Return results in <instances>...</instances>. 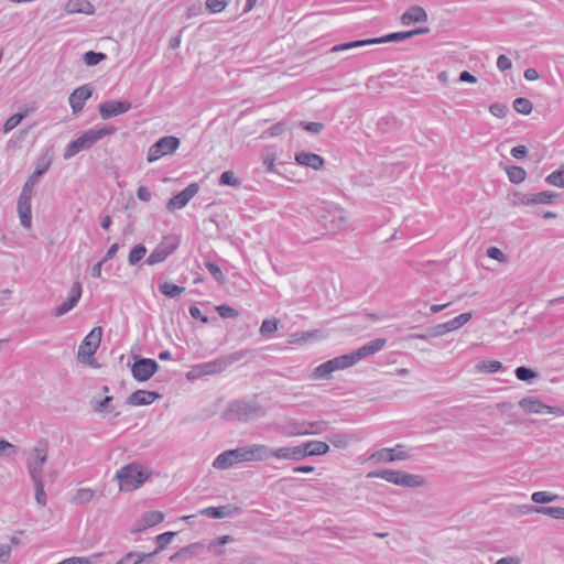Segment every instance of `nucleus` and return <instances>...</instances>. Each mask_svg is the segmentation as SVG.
<instances>
[{"label": "nucleus", "mask_w": 564, "mask_h": 564, "mask_svg": "<svg viewBox=\"0 0 564 564\" xmlns=\"http://www.w3.org/2000/svg\"><path fill=\"white\" fill-rule=\"evenodd\" d=\"M267 445L251 444L228 449L219 454L213 462L216 469H227L242 462H263L265 460Z\"/></svg>", "instance_id": "nucleus-1"}, {"label": "nucleus", "mask_w": 564, "mask_h": 564, "mask_svg": "<svg viewBox=\"0 0 564 564\" xmlns=\"http://www.w3.org/2000/svg\"><path fill=\"white\" fill-rule=\"evenodd\" d=\"M152 475L138 463H130L121 467L115 478L119 481L121 491H132L142 486Z\"/></svg>", "instance_id": "nucleus-2"}, {"label": "nucleus", "mask_w": 564, "mask_h": 564, "mask_svg": "<svg viewBox=\"0 0 564 564\" xmlns=\"http://www.w3.org/2000/svg\"><path fill=\"white\" fill-rule=\"evenodd\" d=\"M116 131L115 127H101L94 128L85 131L82 135L76 138L74 141L68 143L66 147L63 158L69 160L78 152L90 149L95 143L101 140L104 137L112 134Z\"/></svg>", "instance_id": "nucleus-3"}, {"label": "nucleus", "mask_w": 564, "mask_h": 564, "mask_svg": "<svg viewBox=\"0 0 564 564\" xmlns=\"http://www.w3.org/2000/svg\"><path fill=\"white\" fill-rule=\"evenodd\" d=\"M367 478H380L390 484L406 488H417L425 484L424 478L420 475L389 468L370 471L367 474Z\"/></svg>", "instance_id": "nucleus-4"}, {"label": "nucleus", "mask_w": 564, "mask_h": 564, "mask_svg": "<svg viewBox=\"0 0 564 564\" xmlns=\"http://www.w3.org/2000/svg\"><path fill=\"white\" fill-rule=\"evenodd\" d=\"M265 415V410L259 403L253 401H236L232 402L227 411L226 416L230 420L248 422Z\"/></svg>", "instance_id": "nucleus-5"}, {"label": "nucleus", "mask_w": 564, "mask_h": 564, "mask_svg": "<svg viewBox=\"0 0 564 564\" xmlns=\"http://www.w3.org/2000/svg\"><path fill=\"white\" fill-rule=\"evenodd\" d=\"M48 458V444L42 440L28 453L25 466L31 479L43 478V466Z\"/></svg>", "instance_id": "nucleus-6"}, {"label": "nucleus", "mask_w": 564, "mask_h": 564, "mask_svg": "<svg viewBox=\"0 0 564 564\" xmlns=\"http://www.w3.org/2000/svg\"><path fill=\"white\" fill-rule=\"evenodd\" d=\"M253 354V350L250 349H241L237 351H232L229 354H226L224 356H220L219 358L200 364V369L203 371L204 376L207 375H216L220 373L224 370H226L228 367L234 365L235 362H238L242 360L243 358H247Z\"/></svg>", "instance_id": "nucleus-7"}, {"label": "nucleus", "mask_w": 564, "mask_h": 564, "mask_svg": "<svg viewBox=\"0 0 564 564\" xmlns=\"http://www.w3.org/2000/svg\"><path fill=\"white\" fill-rule=\"evenodd\" d=\"M101 327H94L83 339L77 351L79 362L93 365V356L101 341Z\"/></svg>", "instance_id": "nucleus-8"}, {"label": "nucleus", "mask_w": 564, "mask_h": 564, "mask_svg": "<svg viewBox=\"0 0 564 564\" xmlns=\"http://www.w3.org/2000/svg\"><path fill=\"white\" fill-rule=\"evenodd\" d=\"M181 144V140L174 135H165L160 138L153 143L149 150L147 160L152 163L160 160L162 156L174 153Z\"/></svg>", "instance_id": "nucleus-9"}, {"label": "nucleus", "mask_w": 564, "mask_h": 564, "mask_svg": "<svg viewBox=\"0 0 564 564\" xmlns=\"http://www.w3.org/2000/svg\"><path fill=\"white\" fill-rule=\"evenodd\" d=\"M176 535V532H173V531H167V532H164V533H161L159 534L156 538H155V541H156V549L153 551V552H150V553H140V552H137V551H131V552H128L122 558H120L118 562H116V564H124L126 561L130 560V558H133L135 557L137 560L134 561V563L132 564H141L143 561H145L147 558H150V557H154L156 556L159 553H161L163 550H165V547L167 546V544L172 541V539Z\"/></svg>", "instance_id": "nucleus-10"}, {"label": "nucleus", "mask_w": 564, "mask_h": 564, "mask_svg": "<svg viewBox=\"0 0 564 564\" xmlns=\"http://www.w3.org/2000/svg\"><path fill=\"white\" fill-rule=\"evenodd\" d=\"M159 369V365L154 359L134 357L131 366L132 377L140 382L149 380Z\"/></svg>", "instance_id": "nucleus-11"}, {"label": "nucleus", "mask_w": 564, "mask_h": 564, "mask_svg": "<svg viewBox=\"0 0 564 564\" xmlns=\"http://www.w3.org/2000/svg\"><path fill=\"white\" fill-rule=\"evenodd\" d=\"M519 405L529 413L535 414H554V415H564V409L561 406H551L544 404L541 400L533 397H525L519 401Z\"/></svg>", "instance_id": "nucleus-12"}, {"label": "nucleus", "mask_w": 564, "mask_h": 564, "mask_svg": "<svg viewBox=\"0 0 564 564\" xmlns=\"http://www.w3.org/2000/svg\"><path fill=\"white\" fill-rule=\"evenodd\" d=\"M265 460L270 457H274L276 459H286L299 462L305 458V452L302 449V445L290 446V447H278L270 448L267 446Z\"/></svg>", "instance_id": "nucleus-13"}, {"label": "nucleus", "mask_w": 564, "mask_h": 564, "mask_svg": "<svg viewBox=\"0 0 564 564\" xmlns=\"http://www.w3.org/2000/svg\"><path fill=\"white\" fill-rule=\"evenodd\" d=\"M131 107V102L127 100H106L99 105L98 110L100 117L106 120L129 111Z\"/></svg>", "instance_id": "nucleus-14"}, {"label": "nucleus", "mask_w": 564, "mask_h": 564, "mask_svg": "<svg viewBox=\"0 0 564 564\" xmlns=\"http://www.w3.org/2000/svg\"><path fill=\"white\" fill-rule=\"evenodd\" d=\"M52 164V156L48 152L42 154L35 163V170L24 183L22 189H29L33 194V186L37 183L39 178L50 169Z\"/></svg>", "instance_id": "nucleus-15"}, {"label": "nucleus", "mask_w": 564, "mask_h": 564, "mask_svg": "<svg viewBox=\"0 0 564 564\" xmlns=\"http://www.w3.org/2000/svg\"><path fill=\"white\" fill-rule=\"evenodd\" d=\"M199 186L197 183L189 184L178 194L174 195L166 205L169 210L182 209L189 200L198 193Z\"/></svg>", "instance_id": "nucleus-16"}, {"label": "nucleus", "mask_w": 564, "mask_h": 564, "mask_svg": "<svg viewBox=\"0 0 564 564\" xmlns=\"http://www.w3.org/2000/svg\"><path fill=\"white\" fill-rule=\"evenodd\" d=\"M31 199L32 193L29 189H22L18 199V214L24 228H30L32 223Z\"/></svg>", "instance_id": "nucleus-17"}, {"label": "nucleus", "mask_w": 564, "mask_h": 564, "mask_svg": "<svg viewBox=\"0 0 564 564\" xmlns=\"http://www.w3.org/2000/svg\"><path fill=\"white\" fill-rule=\"evenodd\" d=\"M387 344V339L386 338H376L367 344H365L364 346H361L360 348L354 350L351 354L352 356V359L355 361V365L360 361L361 359H365L369 356H372L375 354H377L378 351H380Z\"/></svg>", "instance_id": "nucleus-18"}, {"label": "nucleus", "mask_w": 564, "mask_h": 564, "mask_svg": "<svg viewBox=\"0 0 564 564\" xmlns=\"http://www.w3.org/2000/svg\"><path fill=\"white\" fill-rule=\"evenodd\" d=\"M93 94V89L89 87V85H83L78 88H76L70 95H69V105L73 110V113H78L83 110L85 102L88 98H90Z\"/></svg>", "instance_id": "nucleus-19"}, {"label": "nucleus", "mask_w": 564, "mask_h": 564, "mask_svg": "<svg viewBox=\"0 0 564 564\" xmlns=\"http://www.w3.org/2000/svg\"><path fill=\"white\" fill-rule=\"evenodd\" d=\"M161 397L156 391L137 390L127 398L126 403L133 406L149 405Z\"/></svg>", "instance_id": "nucleus-20"}, {"label": "nucleus", "mask_w": 564, "mask_h": 564, "mask_svg": "<svg viewBox=\"0 0 564 564\" xmlns=\"http://www.w3.org/2000/svg\"><path fill=\"white\" fill-rule=\"evenodd\" d=\"M327 213L328 216L325 218H329V220L325 223V226L333 230H343L348 227V217L343 208L333 206Z\"/></svg>", "instance_id": "nucleus-21"}, {"label": "nucleus", "mask_w": 564, "mask_h": 564, "mask_svg": "<svg viewBox=\"0 0 564 564\" xmlns=\"http://www.w3.org/2000/svg\"><path fill=\"white\" fill-rule=\"evenodd\" d=\"M176 249V242L160 243L147 258L145 263L149 265L161 263L165 261Z\"/></svg>", "instance_id": "nucleus-22"}, {"label": "nucleus", "mask_w": 564, "mask_h": 564, "mask_svg": "<svg viewBox=\"0 0 564 564\" xmlns=\"http://www.w3.org/2000/svg\"><path fill=\"white\" fill-rule=\"evenodd\" d=\"M241 512V508L232 505L219 506V507H208L200 510V514L206 516L212 519H221L237 516Z\"/></svg>", "instance_id": "nucleus-23"}, {"label": "nucleus", "mask_w": 564, "mask_h": 564, "mask_svg": "<svg viewBox=\"0 0 564 564\" xmlns=\"http://www.w3.org/2000/svg\"><path fill=\"white\" fill-rule=\"evenodd\" d=\"M295 162L303 166H308L315 171H319L325 165V160L313 152L300 151L295 153Z\"/></svg>", "instance_id": "nucleus-24"}, {"label": "nucleus", "mask_w": 564, "mask_h": 564, "mask_svg": "<svg viewBox=\"0 0 564 564\" xmlns=\"http://www.w3.org/2000/svg\"><path fill=\"white\" fill-rule=\"evenodd\" d=\"M522 509V513H539L552 517L554 519H564V508L563 507H544V506H533V505H524L520 507Z\"/></svg>", "instance_id": "nucleus-25"}, {"label": "nucleus", "mask_w": 564, "mask_h": 564, "mask_svg": "<svg viewBox=\"0 0 564 564\" xmlns=\"http://www.w3.org/2000/svg\"><path fill=\"white\" fill-rule=\"evenodd\" d=\"M427 13L426 11L419 6H413L408 9L401 17V22L403 25H411L414 23L426 22Z\"/></svg>", "instance_id": "nucleus-26"}, {"label": "nucleus", "mask_w": 564, "mask_h": 564, "mask_svg": "<svg viewBox=\"0 0 564 564\" xmlns=\"http://www.w3.org/2000/svg\"><path fill=\"white\" fill-rule=\"evenodd\" d=\"M64 10L68 14L84 13L91 15L95 13V7L89 0H68Z\"/></svg>", "instance_id": "nucleus-27"}, {"label": "nucleus", "mask_w": 564, "mask_h": 564, "mask_svg": "<svg viewBox=\"0 0 564 564\" xmlns=\"http://www.w3.org/2000/svg\"><path fill=\"white\" fill-rule=\"evenodd\" d=\"M492 328L496 329L500 337L510 339L519 332L524 330V324L520 325H509L506 319H500L498 323L491 325Z\"/></svg>", "instance_id": "nucleus-28"}, {"label": "nucleus", "mask_w": 564, "mask_h": 564, "mask_svg": "<svg viewBox=\"0 0 564 564\" xmlns=\"http://www.w3.org/2000/svg\"><path fill=\"white\" fill-rule=\"evenodd\" d=\"M326 337V334L322 329L306 330L294 333L291 335V344H300L307 341H316Z\"/></svg>", "instance_id": "nucleus-29"}, {"label": "nucleus", "mask_w": 564, "mask_h": 564, "mask_svg": "<svg viewBox=\"0 0 564 564\" xmlns=\"http://www.w3.org/2000/svg\"><path fill=\"white\" fill-rule=\"evenodd\" d=\"M305 457L325 455L329 452V445L322 441H308L301 444Z\"/></svg>", "instance_id": "nucleus-30"}, {"label": "nucleus", "mask_w": 564, "mask_h": 564, "mask_svg": "<svg viewBox=\"0 0 564 564\" xmlns=\"http://www.w3.org/2000/svg\"><path fill=\"white\" fill-rule=\"evenodd\" d=\"M203 547H204V545L199 542L192 543L187 546L180 549L177 552L172 554L170 556V561L178 562V561L192 557V556L196 555Z\"/></svg>", "instance_id": "nucleus-31"}, {"label": "nucleus", "mask_w": 564, "mask_h": 564, "mask_svg": "<svg viewBox=\"0 0 564 564\" xmlns=\"http://www.w3.org/2000/svg\"><path fill=\"white\" fill-rule=\"evenodd\" d=\"M448 305L449 304H429L426 302H421L417 304V311L413 315H419L420 317H430L434 314H437Z\"/></svg>", "instance_id": "nucleus-32"}, {"label": "nucleus", "mask_w": 564, "mask_h": 564, "mask_svg": "<svg viewBox=\"0 0 564 564\" xmlns=\"http://www.w3.org/2000/svg\"><path fill=\"white\" fill-rule=\"evenodd\" d=\"M458 328V318L451 319L445 324L437 325L433 330L426 335H419V338L436 337L444 335L445 333Z\"/></svg>", "instance_id": "nucleus-33"}, {"label": "nucleus", "mask_w": 564, "mask_h": 564, "mask_svg": "<svg viewBox=\"0 0 564 564\" xmlns=\"http://www.w3.org/2000/svg\"><path fill=\"white\" fill-rule=\"evenodd\" d=\"M213 312H217L219 314V317H237L239 315L238 311H236L234 307L220 304L210 306L209 304L205 305V313L212 314Z\"/></svg>", "instance_id": "nucleus-34"}, {"label": "nucleus", "mask_w": 564, "mask_h": 564, "mask_svg": "<svg viewBox=\"0 0 564 564\" xmlns=\"http://www.w3.org/2000/svg\"><path fill=\"white\" fill-rule=\"evenodd\" d=\"M329 366L333 368V371L344 370L355 365L351 354L341 355L329 359Z\"/></svg>", "instance_id": "nucleus-35"}, {"label": "nucleus", "mask_w": 564, "mask_h": 564, "mask_svg": "<svg viewBox=\"0 0 564 564\" xmlns=\"http://www.w3.org/2000/svg\"><path fill=\"white\" fill-rule=\"evenodd\" d=\"M307 427L299 429L296 431L297 435H311V434H322L327 429V423L324 421H315L308 422L305 424Z\"/></svg>", "instance_id": "nucleus-36"}, {"label": "nucleus", "mask_w": 564, "mask_h": 564, "mask_svg": "<svg viewBox=\"0 0 564 564\" xmlns=\"http://www.w3.org/2000/svg\"><path fill=\"white\" fill-rule=\"evenodd\" d=\"M502 368V364L498 360H480L475 365L477 372L494 373Z\"/></svg>", "instance_id": "nucleus-37"}, {"label": "nucleus", "mask_w": 564, "mask_h": 564, "mask_svg": "<svg viewBox=\"0 0 564 564\" xmlns=\"http://www.w3.org/2000/svg\"><path fill=\"white\" fill-rule=\"evenodd\" d=\"M506 173L508 175V178L513 184H520L522 183L527 177V172L523 167L511 165L506 167Z\"/></svg>", "instance_id": "nucleus-38"}, {"label": "nucleus", "mask_w": 564, "mask_h": 564, "mask_svg": "<svg viewBox=\"0 0 564 564\" xmlns=\"http://www.w3.org/2000/svg\"><path fill=\"white\" fill-rule=\"evenodd\" d=\"M112 397L106 395L101 400H91L90 404L95 412L107 414L113 411V405L111 404Z\"/></svg>", "instance_id": "nucleus-39"}, {"label": "nucleus", "mask_w": 564, "mask_h": 564, "mask_svg": "<svg viewBox=\"0 0 564 564\" xmlns=\"http://www.w3.org/2000/svg\"><path fill=\"white\" fill-rule=\"evenodd\" d=\"M34 485V498L37 505L44 507L47 502V496L44 490V480L43 478L31 479Z\"/></svg>", "instance_id": "nucleus-40"}, {"label": "nucleus", "mask_w": 564, "mask_h": 564, "mask_svg": "<svg viewBox=\"0 0 564 564\" xmlns=\"http://www.w3.org/2000/svg\"><path fill=\"white\" fill-rule=\"evenodd\" d=\"M558 196V193L544 191L536 194H532V205H550L553 203L554 198Z\"/></svg>", "instance_id": "nucleus-41"}, {"label": "nucleus", "mask_w": 564, "mask_h": 564, "mask_svg": "<svg viewBox=\"0 0 564 564\" xmlns=\"http://www.w3.org/2000/svg\"><path fill=\"white\" fill-rule=\"evenodd\" d=\"M159 290L162 294H164L167 297L174 299L178 295H181L185 289L183 286H178L171 282H164L159 285Z\"/></svg>", "instance_id": "nucleus-42"}, {"label": "nucleus", "mask_w": 564, "mask_h": 564, "mask_svg": "<svg viewBox=\"0 0 564 564\" xmlns=\"http://www.w3.org/2000/svg\"><path fill=\"white\" fill-rule=\"evenodd\" d=\"M140 519L144 522L145 527L152 528L164 520V513L161 511H148Z\"/></svg>", "instance_id": "nucleus-43"}, {"label": "nucleus", "mask_w": 564, "mask_h": 564, "mask_svg": "<svg viewBox=\"0 0 564 564\" xmlns=\"http://www.w3.org/2000/svg\"><path fill=\"white\" fill-rule=\"evenodd\" d=\"M549 185L564 189V164L545 177Z\"/></svg>", "instance_id": "nucleus-44"}, {"label": "nucleus", "mask_w": 564, "mask_h": 564, "mask_svg": "<svg viewBox=\"0 0 564 564\" xmlns=\"http://www.w3.org/2000/svg\"><path fill=\"white\" fill-rule=\"evenodd\" d=\"M514 375L520 381L525 382H531L532 380L539 378L540 376L538 371L524 366L516 368Z\"/></svg>", "instance_id": "nucleus-45"}, {"label": "nucleus", "mask_w": 564, "mask_h": 564, "mask_svg": "<svg viewBox=\"0 0 564 564\" xmlns=\"http://www.w3.org/2000/svg\"><path fill=\"white\" fill-rule=\"evenodd\" d=\"M29 115V110H25L23 112H18V113H14L12 116H10L4 124H3V132L4 133H8L10 132L11 130H13L15 127H18L21 121Z\"/></svg>", "instance_id": "nucleus-46"}, {"label": "nucleus", "mask_w": 564, "mask_h": 564, "mask_svg": "<svg viewBox=\"0 0 564 564\" xmlns=\"http://www.w3.org/2000/svg\"><path fill=\"white\" fill-rule=\"evenodd\" d=\"M513 109L521 115H529L533 109V104L524 97H518L513 100Z\"/></svg>", "instance_id": "nucleus-47"}, {"label": "nucleus", "mask_w": 564, "mask_h": 564, "mask_svg": "<svg viewBox=\"0 0 564 564\" xmlns=\"http://www.w3.org/2000/svg\"><path fill=\"white\" fill-rule=\"evenodd\" d=\"M94 498V490L90 488L77 489L72 501L76 505L88 503Z\"/></svg>", "instance_id": "nucleus-48"}, {"label": "nucleus", "mask_w": 564, "mask_h": 564, "mask_svg": "<svg viewBox=\"0 0 564 564\" xmlns=\"http://www.w3.org/2000/svg\"><path fill=\"white\" fill-rule=\"evenodd\" d=\"M558 498L557 495L549 491H535L532 494L531 499L534 503L544 505L553 502Z\"/></svg>", "instance_id": "nucleus-49"}, {"label": "nucleus", "mask_w": 564, "mask_h": 564, "mask_svg": "<svg viewBox=\"0 0 564 564\" xmlns=\"http://www.w3.org/2000/svg\"><path fill=\"white\" fill-rule=\"evenodd\" d=\"M147 253V248L139 243L134 246L128 257V261L130 265H135Z\"/></svg>", "instance_id": "nucleus-50"}, {"label": "nucleus", "mask_w": 564, "mask_h": 564, "mask_svg": "<svg viewBox=\"0 0 564 564\" xmlns=\"http://www.w3.org/2000/svg\"><path fill=\"white\" fill-rule=\"evenodd\" d=\"M106 58L107 55L101 52L88 51L84 54V62L87 66H95Z\"/></svg>", "instance_id": "nucleus-51"}, {"label": "nucleus", "mask_w": 564, "mask_h": 564, "mask_svg": "<svg viewBox=\"0 0 564 564\" xmlns=\"http://www.w3.org/2000/svg\"><path fill=\"white\" fill-rule=\"evenodd\" d=\"M406 39H409L408 31L393 32V33H389V34L380 36V37H376L377 44L388 43V42H398V41H403Z\"/></svg>", "instance_id": "nucleus-52"}, {"label": "nucleus", "mask_w": 564, "mask_h": 564, "mask_svg": "<svg viewBox=\"0 0 564 564\" xmlns=\"http://www.w3.org/2000/svg\"><path fill=\"white\" fill-rule=\"evenodd\" d=\"M205 268L218 283L225 282V275L217 263L207 260L205 261Z\"/></svg>", "instance_id": "nucleus-53"}, {"label": "nucleus", "mask_w": 564, "mask_h": 564, "mask_svg": "<svg viewBox=\"0 0 564 564\" xmlns=\"http://www.w3.org/2000/svg\"><path fill=\"white\" fill-rule=\"evenodd\" d=\"M219 184L224 186L237 187L240 185V181L236 177L232 171H225L219 177Z\"/></svg>", "instance_id": "nucleus-54"}, {"label": "nucleus", "mask_w": 564, "mask_h": 564, "mask_svg": "<svg viewBox=\"0 0 564 564\" xmlns=\"http://www.w3.org/2000/svg\"><path fill=\"white\" fill-rule=\"evenodd\" d=\"M80 295L82 285L79 282H76L70 289L68 299L65 301V303L68 304V307H70V310L77 304L78 300L80 299Z\"/></svg>", "instance_id": "nucleus-55"}, {"label": "nucleus", "mask_w": 564, "mask_h": 564, "mask_svg": "<svg viewBox=\"0 0 564 564\" xmlns=\"http://www.w3.org/2000/svg\"><path fill=\"white\" fill-rule=\"evenodd\" d=\"M278 322L279 319H263L260 333L263 336H270L278 329Z\"/></svg>", "instance_id": "nucleus-56"}, {"label": "nucleus", "mask_w": 564, "mask_h": 564, "mask_svg": "<svg viewBox=\"0 0 564 564\" xmlns=\"http://www.w3.org/2000/svg\"><path fill=\"white\" fill-rule=\"evenodd\" d=\"M329 442L337 448H346L350 443V437L346 434H335L329 437Z\"/></svg>", "instance_id": "nucleus-57"}, {"label": "nucleus", "mask_w": 564, "mask_h": 564, "mask_svg": "<svg viewBox=\"0 0 564 564\" xmlns=\"http://www.w3.org/2000/svg\"><path fill=\"white\" fill-rule=\"evenodd\" d=\"M489 111L497 118H505L509 112V108L505 104L494 102L489 106Z\"/></svg>", "instance_id": "nucleus-58"}, {"label": "nucleus", "mask_w": 564, "mask_h": 564, "mask_svg": "<svg viewBox=\"0 0 564 564\" xmlns=\"http://www.w3.org/2000/svg\"><path fill=\"white\" fill-rule=\"evenodd\" d=\"M329 361H325L321 364L318 367L314 369V377L317 379L327 378L333 371V368L329 366Z\"/></svg>", "instance_id": "nucleus-59"}, {"label": "nucleus", "mask_w": 564, "mask_h": 564, "mask_svg": "<svg viewBox=\"0 0 564 564\" xmlns=\"http://www.w3.org/2000/svg\"><path fill=\"white\" fill-rule=\"evenodd\" d=\"M390 451L393 452H390L392 457H390L389 459H392L393 462L404 460L410 457L409 454L404 451V445L402 444H398L394 448H390Z\"/></svg>", "instance_id": "nucleus-60"}, {"label": "nucleus", "mask_w": 564, "mask_h": 564, "mask_svg": "<svg viewBox=\"0 0 564 564\" xmlns=\"http://www.w3.org/2000/svg\"><path fill=\"white\" fill-rule=\"evenodd\" d=\"M227 1L228 0H207L206 8L213 13H218L226 8Z\"/></svg>", "instance_id": "nucleus-61"}, {"label": "nucleus", "mask_w": 564, "mask_h": 564, "mask_svg": "<svg viewBox=\"0 0 564 564\" xmlns=\"http://www.w3.org/2000/svg\"><path fill=\"white\" fill-rule=\"evenodd\" d=\"M486 253L490 259L497 260L498 262L507 261V256L498 247H489Z\"/></svg>", "instance_id": "nucleus-62"}, {"label": "nucleus", "mask_w": 564, "mask_h": 564, "mask_svg": "<svg viewBox=\"0 0 564 564\" xmlns=\"http://www.w3.org/2000/svg\"><path fill=\"white\" fill-rule=\"evenodd\" d=\"M513 198H514L513 203L516 205H523V206L532 205V202H531L532 195H529V194H525L522 192H514Z\"/></svg>", "instance_id": "nucleus-63"}, {"label": "nucleus", "mask_w": 564, "mask_h": 564, "mask_svg": "<svg viewBox=\"0 0 564 564\" xmlns=\"http://www.w3.org/2000/svg\"><path fill=\"white\" fill-rule=\"evenodd\" d=\"M390 452H391L390 448H381V449L375 452L371 455V458H373L378 462H383V463L393 462L392 459H389L390 457H392Z\"/></svg>", "instance_id": "nucleus-64"}]
</instances>
